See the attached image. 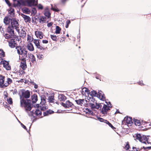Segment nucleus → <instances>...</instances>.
<instances>
[{
	"label": "nucleus",
	"instance_id": "nucleus-12",
	"mask_svg": "<svg viewBox=\"0 0 151 151\" xmlns=\"http://www.w3.org/2000/svg\"><path fill=\"white\" fill-rule=\"evenodd\" d=\"M97 97L101 100L104 101L105 100V97L103 92L101 91H99L97 95Z\"/></svg>",
	"mask_w": 151,
	"mask_h": 151
},
{
	"label": "nucleus",
	"instance_id": "nucleus-44",
	"mask_svg": "<svg viewBox=\"0 0 151 151\" xmlns=\"http://www.w3.org/2000/svg\"><path fill=\"white\" fill-rule=\"evenodd\" d=\"M106 123L108 124L109 126L111 127L112 129H113L115 128L108 121H107V122H106Z\"/></svg>",
	"mask_w": 151,
	"mask_h": 151
},
{
	"label": "nucleus",
	"instance_id": "nucleus-36",
	"mask_svg": "<svg viewBox=\"0 0 151 151\" xmlns=\"http://www.w3.org/2000/svg\"><path fill=\"white\" fill-rule=\"evenodd\" d=\"M97 94V92L95 91H92L90 94L91 96H96Z\"/></svg>",
	"mask_w": 151,
	"mask_h": 151
},
{
	"label": "nucleus",
	"instance_id": "nucleus-41",
	"mask_svg": "<svg viewBox=\"0 0 151 151\" xmlns=\"http://www.w3.org/2000/svg\"><path fill=\"white\" fill-rule=\"evenodd\" d=\"M37 58L39 60H42L43 58V56L41 54H39L37 55Z\"/></svg>",
	"mask_w": 151,
	"mask_h": 151
},
{
	"label": "nucleus",
	"instance_id": "nucleus-6",
	"mask_svg": "<svg viewBox=\"0 0 151 151\" xmlns=\"http://www.w3.org/2000/svg\"><path fill=\"white\" fill-rule=\"evenodd\" d=\"M106 104L104 105L101 111V113L104 115L106 114L108 111L110 110L109 108L112 107L111 105L109 102V104H108L106 102Z\"/></svg>",
	"mask_w": 151,
	"mask_h": 151
},
{
	"label": "nucleus",
	"instance_id": "nucleus-29",
	"mask_svg": "<svg viewBox=\"0 0 151 151\" xmlns=\"http://www.w3.org/2000/svg\"><path fill=\"white\" fill-rule=\"evenodd\" d=\"M12 80L11 78H8L7 79V83H5V85L4 86H5V87H6L7 86H8L9 84H11L12 82Z\"/></svg>",
	"mask_w": 151,
	"mask_h": 151
},
{
	"label": "nucleus",
	"instance_id": "nucleus-54",
	"mask_svg": "<svg viewBox=\"0 0 151 151\" xmlns=\"http://www.w3.org/2000/svg\"><path fill=\"white\" fill-rule=\"evenodd\" d=\"M21 125L22 127L24 129H26V127L25 126L24 124H21Z\"/></svg>",
	"mask_w": 151,
	"mask_h": 151
},
{
	"label": "nucleus",
	"instance_id": "nucleus-28",
	"mask_svg": "<svg viewBox=\"0 0 151 151\" xmlns=\"http://www.w3.org/2000/svg\"><path fill=\"white\" fill-rule=\"evenodd\" d=\"M4 22L5 24L7 25L9 23L10 20L8 17H6L4 19Z\"/></svg>",
	"mask_w": 151,
	"mask_h": 151
},
{
	"label": "nucleus",
	"instance_id": "nucleus-37",
	"mask_svg": "<svg viewBox=\"0 0 151 151\" xmlns=\"http://www.w3.org/2000/svg\"><path fill=\"white\" fill-rule=\"evenodd\" d=\"M44 14L45 16L48 18H49L50 16V14L49 11H46L44 13Z\"/></svg>",
	"mask_w": 151,
	"mask_h": 151
},
{
	"label": "nucleus",
	"instance_id": "nucleus-18",
	"mask_svg": "<svg viewBox=\"0 0 151 151\" xmlns=\"http://www.w3.org/2000/svg\"><path fill=\"white\" fill-rule=\"evenodd\" d=\"M22 62H21L20 64V67L23 70H25L27 68L26 62V59L24 60H22Z\"/></svg>",
	"mask_w": 151,
	"mask_h": 151
},
{
	"label": "nucleus",
	"instance_id": "nucleus-24",
	"mask_svg": "<svg viewBox=\"0 0 151 151\" xmlns=\"http://www.w3.org/2000/svg\"><path fill=\"white\" fill-rule=\"evenodd\" d=\"M33 39L32 36L29 34L27 35V42H31L32 41H33Z\"/></svg>",
	"mask_w": 151,
	"mask_h": 151
},
{
	"label": "nucleus",
	"instance_id": "nucleus-61",
	"mask_svg": "<svg viewBox=\"0 0 151 151\" xmlns=\"http://www.w3.org/2000/svg\"><path fill=\"white\" fill-rule=\"evenodd\" d=\"M31 83H32L33 85H35V84H36L35 83L32 82H31Z\"/></svg>",
	"mask_w": 151,
	"mask_h": 151
},
{
	"label": "nucleus",
	"instance_id": "nucleus-1",
	"mask_svg": "<svg viewBox=\"0 0 151 151\" xmlns=\"http://www.w3.org/2000/svg\"><path fill=\"white\" fill-rule=\"evenodd\" d=\"M19 94L20 99V104L22 106L24 107L25 111L28 113L29 115H32L33 114L32 111H29L31 110V105L28 102L27 99H24L22 97L26 98H28L29 97L30 92L29 91L27 90L25 91L23 90H21L19 92Z\"/></svg>",
	"mask_w": 151,
	"mask_h": 151
},
{
	"label": "nucleus",
	"instance_id": "nucleus-8",
	"mask_svg": "<svg viewBox=\"0 0 151 151\" xmlns=\"http://www.w3.org/2000/svg\"><path fill=\"white\" fill-rule=\"evenodd\" d=\"M33 42L37 48L42 51H44L45 50V48L40 45L39 40L34 39Z\"/></svg>",
	"mask_w": 151,
	"mask_h": 151
},
{
	"label": "nucleus",
	"instance_id": "nucleus-45",
	"mask_svg": "<svg viewBox=\"0 0 151 151\" xmlns=\"http://www.w3.org/2000/svg\"><path fill=\"white\" fill-rule=\"evenodd\" d=\"M6 100L8 101V102L10 104H11L12 103V98H9V99L7 98Z\"/></svg>",
	"mask_w": 151,
	"mask_h": 151
},
{
	"label": "nucleus",
	"instance_id": "nucleus-48",
	"mask_svg": "<svg viewBox=\"0 0 151 151\" xmlns=\"http://www.w3.org/2000/svg\"><path fill=\"white\" fill-rule=\"evenodd\" d=\"M51 9L54 11L56 12H58L59 11L58 9L56 7H53L52 6Z\"/></svg>",
	"mask_w": 151,
	"mask_h": 151
},
{
	"label": "nucleus",
	"instance_id": "nucleus-15",
	"mask_svg": "<svg viewBox=\"0 0 151 151\" xmlns=\"http://www.w3.org/2000/svg\"><path fill=\"white\" fill-rule=\"evenodd\" d=\"M35 35L37 38H39L40 39H42L43 37V34L41 32L36 31L35 32Z\"/></svg>",
	"mask_w": 151,
	"mask_h": 151
},
{
	"label": "nucleus",
	"instance_id": "nucleus-43",
	"mask_svg": "<svg viewBox=\"0 0 151 151\" xmlns=\"http://www.w3.org/2000/svg\"><path fill=\"white\" fill-rule=\"evenodd\" d=\"M54 113V111L52 110H49L46 111V112L45 113V114H46L47 115L49 114H51Z\"/></svg>",
	"mask_w": 151,
	"mask_h": 151
},
{
	"label": "nucleus",
	"instance_id": "nucleus-7",
	"mask_svg": "<svg viewBox=\"0 0 151 151\" xmlns=\"http://www.w3.org/2000/svg\"><path fill=\"white\" fill-rule=\"evenodd\" d=\"M3 64L4 67L7 70L11 69V67L9 64V62L1 59H0V64Z\"/></svg>",
	"mask_w": 151,
	"mask_h": 151
},
{
	"label": "nucleus",
	"instance_id": "nucleus-53",
	"mask_svg": "<svg viewBox=\"0 0 151 151\" xmlns=\"http://www.w3.org/2000/svg\"><path fill=\"white\" fill-rule=\"evenodd\" d=\"M6 3H7V4H8L9 6L10 5V3L9 1L8 0H5Z\"/></svg>",
	"mask_w": 151,
	"mask_h": 151
},
{
	"label": "nucleus",
	"instance_id": "nucleus-26",
	"mask_svg": "<svg viewBox=\"0 0 151 151\" xmlns=\"http://www.w3.org/2000/svg\"><path fill=\"white\" fill-rule=\"evenodd\" d=\"M86 101L84 99H79L78 100H76V102L78 104L82 106V105L85 103V101Z\"/></svg>",
	"mask_w": 151,
	"mask_h": 151
},
{
	"label": "nucleus",
	"instance_id": "nucleus-25",
	"mask_svg": "<svg viewBox=\"0 0 151 151\" xmlns=\"http://www.w3.org/2000/svg\"><path fill=\"white\" fill-rule=\"evenodd\" d=\"M22 4L20 2V0L19 1L15 0L14 1V6L15 7L20 6Z\"/></svg>",
	"mask_w": 151,
	"mask_h": 151
},
{
	"label": "nucleus",
	"instance_id": "nucleus-17",
	"mask_svg": "<svg viewBox=\"0 0 151 151\" xmlns=\"http://www.w3.org/2000/svg\"><path fill=\"white\" fill-rule=\"evenodd\" d=\"M61 105L65 108H69L72 106V104L69 101H67L65 103H62Z\"/></svg>",
	"mask_w": 151,
	"mask_h": 151
},
{
	"label": "nucleus",
	"instance_id": "nucleus-21",
	"mask_svg": "<svg viewBox=\"0 0 151 151\" xmlns=\"http://www.w3.org/2000/svg\"><path fill=\"white\" fill-rule=\"evenodd\" d=\"M8 32L11 35H13L14 34V27L12 26H9L7 29Z\"/></svg>",
	"mask_w": 151,
	"mask_h": 151
},
{
	"label": "nucleus",
	"instance_id": "nucleus-2",
	"mask_svg": "<svg viewBox=\"0 0 151 151\" xmlns=\"http://www.w3.org/2000/svg\"><path fill=\"white\" fill-rule=\"evenodd\" d=\"M18 54L21 56L22 60H24L27 57V51L25 49L22 48L20 46H17L16 48Z\"/></svg>",
	"mask_w": 151,
	"mask_h": 151
},
{
	"label": "nucleus",
	"instance_id": "nucleus-52",
	"mask_svg": "<svg viewBox=\"0 0 151 151\" xmlns=\"http://www.w3.org/2000/svg\"><path fill=\"white\" fill-rule=\"evenodd\" d=\"M52 24L53 23L52 22H50L47 24V26L49 27H50L52 26Z\"/></svg>",
	"mask_w": 151,
	"mask_h": 151
},
{
	"label": "nucleus",
	"instance_id": "nucleus-27",
	"mask_svg": "<svg viewBox=\"0 0 151 151\" xmlns=\"http://www.w3.org/2000/svg\"><path fill=\"white\" fill-rule=\"evenodd\" d=\"M46 18L44 17H41L40 19L39 22L40 23H44L46 22Z\"/></svg>",
	"mask_w": 151,
	"mask_h": 151
},
{
	"label": "nucleus",
	"instance_id": "nucleus-22",
	"mask_svg": "<svg viewBox=\"0 0 151 151\" xmlns=\"http://www.w3.org/2000/svg\"><path fill=\"white\" fill-rule=\"evenodd\" d=\"M29 59L33 63H34L36 61L35 58V56L32 54H30L29 55Z\"/></svg>",
	"mask_w": 151,
	"mask_h": 151
},
{
	"label": "nucleus",
	"instance_id": "nucleus-49",
	"mask_svg": "<svg viewBox=\"0 0 151 151\" xmlns=\"http://www.w3.org/2000/svg\"><path fill=\"white\" fill-rule=\"evenodd\" d=\"M129 145L128 144V142H127V143H126V145L125 147V148L126 149V150H128L129 149Z\"/></svg>",
	"mask_w": 151,
	"mask_h": 151
},
{
	"label": "nucleus",
	"instance_id": "nucleus-40",
	"mask_svg": "<svg viewBox=\"0 0 151 151\" xmlns=\"http://www.w3.org/2000/svg\"><path fill=\"white\" fill-rule=\"evenodd\" d=\"M12 35H11L10 34H6L4 35L5 38L7 39H9L11 38V37Z\"/></svg>",
	"mask_w": 151,
	"mask_h": 151
},
{
	"label": "nucleus",
	"instance_id": "nucleus-39",
	"mask_svg": "<svg viewBox=\"0 0 151 151\" xmlns=\"http://www.w3.org/2000/svg\"><path fill=\"white\" fill-rule=\"evenodd\" d=\"M54 100V97L51 96L48 98V101L50 102H53Z\"/></svg>",
	"mask_w": 151,
	"mask_h": 151
},
{
	"label": "nucleus",
	"instance_id": "nucleus-63",
	"mask_svg": "<svg viewBox=\"0 0 151 151\" xmlns=\"http://www.w3.org/2000/svg\"><path fill=\"white\" fill-rule=\"evenodd\" d=\"M147 148H149V149L151 148V147H147Z\"/></svg>",
	"mask_w": 151,
	"mask_h": 151
},
{
	"label": "nucleus",
	"instance_id": "nucleus-34",
	"mask_svg": "<svg viewBox=\"0 0 151 151\" xmlns=\"http://www.w3.org/2000/svg\"><path fill=\"white\" fill-rule=\"evenodd\" d=\"M61 30V29L58 26H56L55 31V33L56 34H59Z\"/></svg>",
	"mask_w": 151,
	"mask_h": 151
},
{
	"label": "nucleus",
	"instance_id": "nucleus-4",
	"mask_svg": "<svg viewBox=\"0 0 151 151\" xmlns=\"http://www.w3.org/2000/svg\"><path fill=\"white\" fill-rule=\"evenodd\" d=\"M149 136H142L140 134H137L136 135L135 138L142 143L146 144L147 142L149 144L150 143L149 140Z\"/></svg>",
	"mask_w": 151,
	"mask_h": 151
},
{
	"label": "nucleus",
	"instance_id": "nucleus-5",
	"mask_svg": "<svg viewBox=\"0 0 151 151\" xmlns=\"http://www.w3.org/2000/svg\"><path fill=\"white\" fill-rule=\"evenodd\" d=\"M36 106L38 108L36 109V111H35L34 112L33 110H32V106H31V110L29 111V112L30 111H32L33 113V114L32 115H29L28 114L29 116H33L34 114H35L37 116H41L42 114V112L41 110H44L46 109V108L44 107L41 106H40L38 104L36 105Z\"/></svg>",
	"mask_w": 151,
	"mask_h": 151
},
{
	"label": "nucleus",
	"instance_id": "nucleus-30",
	"mask_svg": "<svg viewBox=\"0 0 151 151\" xmlns=\"http://www.w3.org/2000/svg\"><path fill=\"white\" fill-rule=\"evenodd\" d=\"M9 12L11 17H13L14 14V9H13L10 8L9 10Z\"/></svg>",
	"mask_w": 151,
	"mask_h": 151
},
{
	"label": "nucleus",
	"instance_id": "nucleus-55",
	"mask_svg": "<svg viewBox=\"0 0 151 151\" xmlns=\"http://www.w3.org/2000/svg\"><path fill=\"white\" fill-rule=\"evenodd\" d=\"M66 24L69 25L70 23V22L69 20H67L66 22Z\"/></svg>",
	"mask_w": 151,
	"mask_h": 151
},
{
	"label": "nucleus",
	"instance_id": "nucleus-19",
	"mask_svg": "<svg viewBox=\"0 0 151 151\" xmlns=\"http://www.w3.org/2000/svg\"><path fill=\"white\" fill-rule=\"evenodd\" d=\"M9 46L12 48H14L16 46V43L14 40H11L8 41Z\"/></svg>",
	"mask_w": 151,
	"mask_h": 151
},
{
	"label": "nucleus",
	"instance_id": "nucleus-10",
	"mask_svg": "<svg viewBox=\"0 0 151 151\" xmlns=\"http://www.w3.org/2000/svg\"><path fill=\"white\" fill-rule=\"evenodd\" d=\"M124 121L126 122L128 126H131L133 123L132 118L127 116L124 118Z\"/></svg>",
	"mask_w": 151,
	"mask_h": 151
},
{
	"label": "nucleus",
	"instance_id": "nucleus-3",
	"mask_svg": "<svg viewBox=\"0 0 151 151\" xmlns=\"http://www.w3.org/2000/svg\"><path fill=\"white\" fill-rule=\"evenodd\" d=\"M22 5L29 6H35L38 4L37 0H22Z\"/></svg>",
	"mask_w": 151,
	"mask_h": 151
},
{
	"label": "nucleus",
	"instance_id": "nucleus-35",
	"mask_svg": "<svg viewBox=\"0 0 151 151\" xmlns=\"http://www.w3.org/2000/svg\"><path fill=\"white\" fill-rule=\"evenodd\" d=\"M5 56V52L2 49H0V58H3Z\"/></svg>",
	"mask_w": 151,
	"mask_h": 151
},
{
	"label": "nucleus",
	"instance_id": "nucleus-13",
	"mask_svg": "<svg viewBox=\"0 0 151 151\" xmlns=\"http://www.w3.org/2000/svg\"><path fill=\"white\" fill-rule=\"evenodd\" d=\"M27 48L30 51H33L34 50V46L31 42H27Z\"/></svg>",
	"mask_w": 151,
	"mask_h": 151
},
{
	"label": "nucleus",
	"instance_id": "nucleus-9",
	"mask_svg": "<svg viewBox=\"0 0 151 151\" xmlns=\"http://www.w3.org/2000/svg\"><path fill=\"white\" fill-rule=\"evenodd\" d=\"M12 26L15 27L16 30H18L19 24L17 19H13L11 20Z\"/></svg>",
	"mask_w": 151,
	"mask_h": 151
},
{
	"label": "nucleus",
	"instance_id": "nucleus-57",
	"mask_svg": "<svg viewBox=\"0 0 151 151\" xmlns=\"http://www.w3.org/2000/svg\"><path fill=\"white\" fill-rule=\"evenodd\" d=\"M139 84L141 86L144 85V84L143 83L142 81H140L139 82Z\"/></svg>",
	"mask_w": 151,
	"mask_h": 151
},
{
	"label": "nucleus",
	"instance_id": "nucleus-33",
	"mask_svg": "<svg viewBox=\"0 0 151 151\" xmlns=\"http://www.w3.org/2000/svg\"><path fill=\"white\" fill-rule=\"evenodd\" d=\"M59 99L60 101H63L65 99V96L63 95H60L58 96Z\"/></svg>",
	"mask_w": 151,
	"mask_h": 151
},
{
	"label": "nucleus",
	"instance_id": "nucleus-56",
	"mask_svg": "<svg viewBox=\"0 0 151 151\" xmlns=\"http://www.w3.org/2000/svg\"><path fill=\"white\" fill-rule=\"evenodd\" d=\"M24 81V79H21L19 81H18L19 82H22Z\"/></svg>",
	"mask_w": 151,
	"mask_h": 151
},
{
	"label": "nucleus",
	"instance_id": "nucleus-46",
	"mask_svg": "<svg viewBox=\"0 0 151 151\" xmlns=\"http://www.w3.org/2000/svg\"><path fill=\"white\" fill-rule=\"evenodd\" d=\"M4 99L5 100L7 99V93L6 91H4Z\"/></svg>",
	"mask_w": 151,
	"mask_h": 151
},
{
	"label": "nucleus",
	"instance_id": "nucleus-58",
	"mask_svg": "<svg viewBox=\"0 0 151 151\" xmlns=\"http://www.w3.org/2000/svg\"><path fill=\"white\" fill-rule=\"evenodd\" d=\"M38 87V86L36 84H35V85H34V88L36 89Z\"/></svg>",
	"mask_w": 151,
	"mask_h": 151
},
{
	"label": "nucleus",
	"instance_id": "nucleus-32",
	"mask_svg": "<svg viewBox=\"0 0 151 151\" xmlns=\"http://www.w3.org/2000/svg\"><path fill=\"white\" fill-rule=\"evenodd\" d=\"M32 103L36 102L37 100V96L36 95H34L32 96Z\"/></svg>",
	"mask_w": 151,
	"mask_h": 151
},
{
	"label": "nucleus",
	"instance_id": "nucleus-38",
	"mask_svg": "<svg viewBox=\"0 0 151 151\" xmlns=\"http://www.w3.org/2000/svg\"><path fill=\"white\" fill-rule=\"evenodd\" d=\"M98 120L100 121L101 122H103L105 123H106V122H107V120H105L103 119V118L100 117H97V118Z\"/></svg>",
	"mask_w": 151,
	"mask_h": 151
},
{
	"label": "nucleus",
	"instance_id": "nucleus-42",
	"mask_svg": "<svg viewBox=\"0 0 151 151\" xmlns=\"http://www.w3.org/2000/svg\"><path fill=\"white\" fill-rule=\"evenodd\" d=\"M50 37L52 40L54 41H56L57 37L56 35H50Z\"/></svg>",
	"mask_w": 151,
	"mask_h": 151
},
{
	"label": "nucleus",
	"instance_id": "nucleus-11",
	"mask_svg": "<svg viewBox=\"0 0 151 151\" xmlns=\"http://www.w3.org/2000/svg\"><path fill=\"white\" fill-rule=\"evenodd\" d=\"M81 93L83 95L86 96H89V91L86 88H83L82 89Z\"/></svg>",
	"mask_w": 151,
	"mask_h": 151
},
{
	"label": "nucleus",
	"instance_id": "nucleus-62",
	"mask_svg": "<svg viewBox=\"0 0 151 151\" xmlns=\"http://www.w3.org/2000/svg\"><path fill=\"white\" fill-rule=\"evenodd\" d=\"M68 25H68V24H66V28H68Z\"/></svg>",
	"mask_w": 151,
	"mask_h": 151
},
{
	"label": "nucleus",
	"instance_id": "nucleus-16",
	"mask_svg": "<svg viewBox=\"0 0 151 151\" xmlns=\"http://www.w3.org/2000/svg\"><path fill=\"white\" fill-rule=\"evenodd\" d=\"M90 106L91 108L93 109H98L99 107L101 108V104L97 103H96V104H93L92 103H90Z\"/></svg>",
	"mask_w": 151,
	"mask_h": 151
},
{
	"label": "nucleus",
	"instance_id": "nucleus-23",
	"mask_svg": "<svg viewBox=\"0 0 151 151\" xmlns=\"http://www.w3.org/2000/svg\"><path fill=\"white\" fill-rule=\"evenodd\" d=\"M22 16L25 22H30L31 18L25 15H22Z\"/></svg>",
	"mask_w": 151,
	"mask_h": 151
},
{
	"label": "nucleus",
	"instance_id": "nucleus-50",
	"mask_svg": "<svg viewBox=\"0 0 151 151\" xmlns=\"http://www.w3.org/2000/svg\"><path fill=\"white\" fill-rule=\"evenodd\" d=\"M24 13H27L29 12V11L28 9L26 8L24 10Z\"/></svg>",
	"mask_w": 151,
	"mask_h": 151
},
{
	"label": "nucleus",
	"instance_id": "nucleus-14",
	"mask_svg": "<svg viewBox=\"0 0 151 151\" xmlns=\"http://www.w3.org/2000/svg\"><path fill=\"white\" fill-rule=\"evenodd\" d=\"M17 31L20 37H22V38H24L26 37V32L22 29L20 30L19 28H18V30Z\"/></svg>",
	"mask_w": 151,
	"mask_h": 151
},
{
	"label": "nucleus",
	"instance_id": "nucleus-64",
	"mask_svg": "<svg viewBox=\"0 0 151 151\" xmlns=\"http://www.w3.org/2000/svg\"><path fill=\"white\" fill-rule=\"evenodd\" d=\"M88 111H89V112L90 113H91V111H89V110H88Z\"/></svg>",
	"mask_w": 151,
	"mask_h": 151
},
{
	"label": "nucleus",
	"instance_id": "nucleus-47",
	"mask_svg": "<svg viewBox=\"0 0 151 151\" xmlns=\"http://www.w3.org/2000/svg\"><path fill=\"white\" fill-rule=\"evenodd\" d=\"M37 7L39 9H43L42 5L41 4H39L37 6Z\"/></svg>",
	"mask_w": 151,
	"mask_h": 151
},
{
	"label": "nucleus",
	"instance_id": "nucleus-20",
	"mask_svg": "<svg viewBox=\"0 0 151 151\" xmlns=\"http://www.w3.org/2000/svg\"><path fill=\"white\" fill-rule=\"evenodd\" d=\"M5 83H4V77L1 75L0 76V87L5 88Z\"/></svg>",
	"mask_w": 151,
	"mask_h": 151
},
{
	"label": "nucleus",
	"instance_id": "nucleus-59",
	"mask_svg": "<svg viewBox=\"0 0 151 151\" xmlns=\"http://www.w3.org/2000/svg\"><path fill=\"white\" fill-rule=\"evenodd\" d=\"M3 28L1 27H0V31L2 33L3 32Z\"/></svg>",
	"mask_w": 151,
	"mask_h": 151
},
{
	"label": "nucleus",
	"instance_id": "nucleus-60",
	"mask_svg": "<svg viewBox=\"0 0 151 151\" xmlns=\"http://www.w3.org/2000/svg\"><path fill=\"white\" fill-rule=\"evenodd\" d=\"M133 149L134 150V151L132 150V151H137V149L136 148L134 147L133 148Z\"/></svg>",
	"mask_w": 151,
	"mask_h": 151
},
{
	"label": "nucleus",
	"instance_id": "nucleus-51",
	"mask_svg": "<svg viewBox=\"0 0 151 151\" xmlns=\"http://www.w3.org/2000/svg\"><path fill=\"white\" fill-rule=\"evenodd\" d=\"M48 42V41L46 40H43L42 41V42L43 43L47 44Z\"/></svg>",
	"mask_w": 151,
	"mask_h": 151
},
{
	"label": "nucleus",
	"instance_id": "nucleus-31",
	"mask_svg": "<svg viewBox=\"0 0 151 151\" xmlns=\"http://www.w3.org/2000/svg\"><path fill=\"white\" fill-rule=\"evenodd\" d=\"M134 124L136 125L139 126L141 124V122L139 120L134 119Z\"/></svg>",
	"mask_w": 151,
	"mask_h": 151
}]
</instances>
